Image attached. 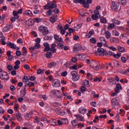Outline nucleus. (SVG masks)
<instances>
[{
  "label": "nucleus",
  "mask_w": 129,
  "mask_h": 129,
  "mask_svg": "<svg viewBox=\"0 0 129 129\" xmlns=\"http://www.w3.org/2000/svg\"><path fill=\"white\" fill-rule=\"evenodd\" d=\"M38 30L39 32H40V33L43 34V36H46L49 34V30H48V28L43 25H41L38 28Z\"/></svg>",
  "instance_id": "obj_1"
},
{
  "label": "nucleus",
  "mask_w": 129,
  "mask_h": 129,
  "mask_svg": "<svg viewBox=\"0 0 129 129\" xmlns=\"http://www.w3.org/2000/svg\"><path fill=\"white\" fill-rule=\"evenodd\" d=\"M71 74L72 76V79L73 81L76 82L78 80H79L80 78L78 76V72L74 71L71 72Z\"/></svg>",
  "instance_id": "obj_2"
},
{
  "label": "nucleus",
  "mask_w": 129,
  "mask_h": 129,
  "mask_svg": "<svg viewBox=\"0 0 129 129\" xmlns=\"http://www.w3.org/2000/svg\"><path fill=\"white\" fill-rule=\"evenodd\" d=\"M58 6L57 5L54 4L53 2H49L47 3L44 7V10H48V9H55L57 8Z\"/></svg>",
  "instance_id": "obj_3"
},
{
  "label": "nucleus",
  "mask_w": 129,
  "mask_h": 129,
  "mask_svg": "<svg viewBox=\"0 0 129 129\" xmlns=\"http://www.w3.org/2000/svg\"><path fill=\"white\" fill-rule=\"evenodd\" d=\"M94 14L92 15V19L93 21H96L100 18V14H99V11L97 10H95L94 11Z\"/></svg>",
  "instance_id": "obj_4"
},
{
  "label": "nucleus",
  "mask_w": 129,
  "mask_h": 129,
  "mask_svg": "<svg viewBox=\"0 0 129 129\" xmlns=\"http://www.w3.org/2000/svg\"><path fill=\"white\" fill-rule=\"evenodd\" d=\"M0 78L2 79V80H6L8 81V80L10 79V77L8 75V73L5 72L4 73H0Z\"/></svg>",
  "instance_id": "obj_5"
},
{
  "label": "nucleus",
  "mask_w": 129,
  "mask_h": 129,
  "mask_svg": "<svg viewBox=\"0 0 129 129\" xmlns=\"http://www.w3.org/2000/svg\"><path fill=\"white\" fill-rule=\"evenodd\" d=\"M118 8H119V6L117 3L114 1H112L111 4V10H113V11H114V12H116V11L118 10Z\"/></svg>",
  "instance_id": "obj_6"
},
{
  "label": "nucleus",
  "mask_w": 129,
  "mask_h": 129,
  "mask_svg": "<svg viewBox=\"0 0 129 129\" xmlns=\"http://www.w3.org/2000/svg\"><path fill=\"white\" fill-rule=\"evenodd\" d=\"M74 52H77L78 53L79 51H81V45L79 43H76L74 45L73 47Z\"/></svg>",
  "instance_id": "obj_7"
},
{
  "label": "nucleus",
  "mask_w": 129,
  "mask_h": 129,
  "mask_svg": "<svg viewBox=\"0 0 129 129\" xmlns=\"http://www.w3.org/2000/svg\"><path fill=\"white\" fill-rule=\"evenodd\" d=\"M60 81L58 79H55L52 82V86L53 87H60Z\"/></svg>",
  "instance_id": "obj_8"
},
{
  "label": "nucleus",
  "mask_w": 129,
  "mask_h": 129,
  "mask_svg": "<svg viewBox=\"0 0 129 129\" xmlns=\"http://www.w3.org/2000/svg\"><path fill=\"white\" fill-rule=\"evenodd\" d=\"M112 104L113 105H118V102H119V98L118 97H116V98H114L111 100Z\"/></svg>",
  "instance_id": "obj_9"
},
{
  "label": "nucleus",
  "mask_w": 129,
  "mask_h": 129,
  "mask_svg": "<svg viewBox=\"0 0 129 129\" xmlns=\"http://www.w3.org/2000/svg\"><path fill=\"white\" fill-rule=\"evenodd\" d=\"M7 45L8 47H10V48H11V49H13L14 50L17 49V45H16L15 43L11 42V41H8Z\"/></svg>",
  "instance_id": "obj_10"
},
{
  "label": "nucleus",
  "mask_w": 129,
  "mask_h": 129,
  "mask_svg": "<svg viewBox=\"0 0 129 129\" xmlns=\"http://www.w3.org/2000/svg\"><path fill=\"white\" fill-rule=\"evenodd\" d=\"M93 63H95L96 64V66H91V67L92 68H94V69H95L97 71H98L99 70V68H100V65L99 64V62L98 61H94Z\"/></svg>",
  "instance_id": "obj_11"
},
{
  "label": "nucleus",
  "mask_w": 129,
  "mask_h": 129,
  "mask_svg": "<svg viewBox=\"0 0 129 129\" xmlns=\"http://www.w3.org/2000/svg\"><path fill=\"white\" fill-rule=\"evenodd\" d=\"M43 46L45 47L44 49V52H48V51H50V44L48 42H45L43 43Z\"/></svg>",
  "instance_id": "obj_12"
},
{
  "label": "nucleus",
  "mask_w": 129,
  "mask_h": 129,
  "mask_svg": "<svg viewBox=\"0 0 129 129\" xmlns=\"http://www.w3.org/2000/svg\"><path fill=\"white\" fill-rule=\"evenodd\" d=\"M122 89V87H121V85H120V84L118 83L116 85V87L115 88V92H116L117 93H119L120 90H121Z\"/></svg>",
  "instance_id": "obj_13"
},
{
  "label": "nucleus",
  "mask_w": 129,
  "mask_h": 129,
  "mask_svg": "<svg viewBox=\"0 0 129 129\" xmlns=\"http://www.w3.org/2000/svg\"><path fill=\"white\" fill-rule=\"evenodd\" d=\"M79 112L80 113H81V114H85L86 112H87V109L86 108H85L84 107H81L79 109Z\"/></svg>",
  "instance_id": "obj_14"
},
{
  "label": "nucleus",
  "mask_w": 129,
  "mask_h": 129,
  "mask_svg": "<svg viewBox=\"0 0 129 129\" xmlns=\"http://www.w3.org/2000/svg\"><path fill=\"white\" fill-rule=\"evenodd\" d=\"M33 114V112H30L29 113L26 114L24 115V117H25V119H26L27 120H29V119H31V118H32Z\"/></svg>",
  "instance_id": "obj_15"
},
{
  "label": "nucleus",
  "mask_w": 129,
  "mask_h": 129,
  "mask_svg": "<svg viewBox=\"0 0 129 129\" xmlns=\"http://www.w3.org/2000/svg\"><path fill=\"white\" fill-rule=\"evenodd\" d=\"M11 24L6 25V26L3 28V32H4V33L9 32V31L11 30Z\"/></svg>",
  "instance_id": "obj_16"
},
{
  "label": "nucleus",
  "mask_w": 129,
  "mask_h": 129,
  "mask_svg": "<svg viewBox=\"0 0 129 129\" xmlns=\"http://www.w3.org/2000/svg\"><path fill=\"white\" fill-rule=\"evenodd\" d=\"M26 87H23L22 90L20 91L21 92V97H25V95H26V94H27V92H26Z\"/></svg>",
  "instance_id": "obj_17"
},
{
  "label": "nucleus",
  "mask_w": 129,
  "mask_h": 129,
  "mask_svg": "<svg viewBox=\"0 0 129 129\" xmlns=\"http://www.w3.org/2000/svg\"><path fill=\"white\" fill-rule=\"evenodd\" d=\"M94 35V31L93 30H90L88 33H87L86 35V38L88 39L91 38V36H93Z\"/></svg>",
  "instance_id": "obj_18"
},
{
  "label": "nucleus",
  "mask_w": 129,
  "mask_h": 129,
  "mask_svg": "<svg viewBox=\"0 0 129 129\" xmlns=\"http://www.w3.org/2000/svg\"><path fill=\"white\" fill-rule=\"evenodd\" d=\"M75 116L78 120H79V121H84V117H82V115L80 114H76L75 115Z\"/></svg>",
  "instance_id": "obj_19"
},
{
  "label": "nucleus",
  "mask_w": 129,
  "mask_h": 129,
  "mask_svg": "<svg viewBox=\"0 0 129 129\" xmlns=\"http://www.w3.org/2000/svg\"><path fill=\"white\" fill-rule=\"evenodd\" d=\"M24 15H26V16H29V17H32L33 12L30 10H25L23 12Z\"/></svg>",
  "instance_id": "obj_20"
},
{
  "label": "nucleus",
  "mask_w": 129,
  "mask_h": 129,
  "mask_svg": "<svg viewBox=\"0 0 129 129\" xmlns=\"http://www.w3.org/2000/svg\"><path fill=\"white\" fill-rule=\"evenodd\" d=\"M48 122L50 124H51V125L57 126V121L55 119H50L49 120Z\"/></svg>",
  "instance_id": "obj_21"
},
{
  "label": "nucleus",
  "mask_w": 129,
  "mask_h": 129,
  "mask_svg": "<svg viewBox=\"0 0 129 129\" xmlns=\"http://www.w3.org/2000/svg\"><path fill=\"white\" fill-rule=\"evenodd\" d=\"M83 85H85L86 87H90V85L89 84V81L87 80H85L83 82Z\"/></svg>",
  "instance_id": "obj_22"
},
{
  "label": "nucleus",
  "mask_w": 129,
  "mask_h": 129,
  "mask_svg": "<svg viewBox=\"0 0 129 129\" xmlns=\"http://www.w3.org/2000/svg\"><path fill=\"white\" fill-rule=\"evenodd\" d=\"M97 51L98 53H100V54H103L104 55L105 54V50H104V49L99 47L97 49Z\"/></svg>",
  "instance_id": "obj_23"
},
{
  "label": "nucleus",
  "mask_w": 129,
  "mask_h": 129,
  "mask_svg": "<svg viewBox=\"0 0 129 129\" xmlns=\"http://www.w3.org/2000/svg\"><path fill=\"white\" fill-rule=\"evenodd\" d=\"M34 85H35V84H34V83L32 82H29L28 83L25 84V86L23 87H25V88L26 89L28 86H29V87H32V86H34Z\"/></svg>",
  "instance_id": "obj_24"
},
{
  "label": "nucleus",
  "mask_w": 129,
  "mask_h": 129,
  "mask_svg": "<svg viewBox=\"0 0 129 129\" xmlns=\"http://www.w3.org/2000/svg\"><path fill=\"white\" fill-rule=\"evenodd\" d=\"M56 65H57V63L55 61H52L48 64V67L49 68H53V67H55Z\"/></svg>",
  "instance_id": "obj_25"
},
{
  "label": "nucleus",
  "mask_w": 129,
  "mask_h": 129,
  "mask_svg": "<svg viewBox=\"0 0 129 129\" xmlns=\"http://www.w3.org/2000/svg\"><path fill=\"white\" fill-rule=\"evenodd\" d=\"M25 24L27 26H31L33 24V20L32 19H30L25 21Z\"/></svg>",
  "instance_id": "obj_26"
},
{
  "label": "nucleus",
  "mask_w": 129,
  "mask_h": 129,
  "mask_svg": "<svg viewBox=\"0 0 129 129\" xmlns=\"http://www.w3.org/2000/svg\"><path fill=\"white\" fill-rule=\"evenodd\" d=\"M105 35H106V38L107 39H109L110 38V36H111V33L108 30L105 31Z\"/></svg>",
  "instance_id": "obj_27"
},
{
  "label": "nucleus",
  "mask_w": 129,
  "mask_h": 129,
  "mask_svg": "<svg viewBox=\"0 0 129 129\" xmlns=\"http://www.w3.org/2000/svg\"><path fill=\"white\" fill-rule=\"evenodd\" d=\"M74 3L75 4H80L82 5L85 3V0H74Z\"/></svg>",
  "instance_id": "obj_28"
},
{
  "label": "nucleus",
  "mask_w": 129,
  "mask_h": 129,
  "mask_svg": "<svg viewBox=\"0 0 129 129\" xmlns=\"http://www.w3.org/2000/svg\"><path fill=\"white\" fill-rule=\"evenodd\" d=\"M71 122L74 127H76V126H77V125L76 123H78V121H77V119H75V120L71 121Z\"/></svg>",
  "instance_id": "obj_29"
},
{
  "label": "nucleus",
  "mask_w": 129,
  "mask_h": 129,
  "mask_svg": "<svg viewBox=\"0 0 129 129\" xmlns=\"http://www.w3.org/2000/svg\"><path fill=\"white\" fill-rule=\"evenodd\" d=\"M112 23L114 24L115 25H120V23H121L120 21L115 20V19H112L111 20Z\"/></svg>",
  "instance_id": "obj_30"
},
{
  "label": "nucleus",
  "mask_w": 129,
  "mask_h": 129,
  "mask_svg": "<svg viewBox=\"0 0 129 129\" xmlns=\"http://www.w3.org/2000/svg\"><path fill=\"white\" fill-rule=\"evenodd\" d=\"M53 39V36H45L44 38L43 39L45 40V41H51Z\"/></svg>",
  "instance_id": "obj_31"
},
{
  "label": "nucleus",
  "mask_w": 129,
  "mask_h": 129,
  "mask_svg": "<svg viewBox=\"0 0 129 129\" xmlns=\"http://www.w3.org/2000/svg\"><path fill=\"white\" fill-rule=\"evenodd\" d=\"M30 81V79H29V77L28 76H24L23 79V82L24 83H27V82H29Z\"/></svg>",
  "instance_id": "obj_32"
},
{
  "label": "nucleus",
  "mask_w": 129,
  "mask_h": 129,
  "mask_svg": "<svg viewBox=\"0 0 129 129\" xmlns=\"http://www.w3.org/2000/svg\"><path fill=\"white\" fill-rule=\"evenodd\" d=\"M16 116L17 118V119L19 121H21L22 118V116L21 115V113H16Z\"/></svg>",
  "instance_id": "obj_33"
},
{
  "label": "nucleus",
  "mask_w": 129,
  "mask_h": 129,
  "mask_svg": "<svg viewBox=\"0 0 129 129\" xmlns=\"http://www.w3.org/2000/svg\"><path fill=\"white\" fill-rule=\"evenodd\" d=\"M110 41L111 43H118V40L115 38H111Z\"/></svg>",
  "instance_id": "obj_34"
},
{
  "label": "nucleus",
  "mask_w": 129,
  "mask_h": 129,
  "mask_svg": "<svg viewBox=\"0 0 129 129\" xmlns=\"http://www.w3.org/2000/svg\"><path fill=\"white\" fill-rule=\"evenodd\" d=\"M34 23H41L42 22V19L39 18H35L34 19Z\"/></svg>",
  "instance_id": "obj_35"
},
{
  "label": "nucleus",
  "mask_w": 129,
  "mask_h": 129,
  "mask_svg": "<svg viewBox=\"0 0 129 129\" xmlns=\"http://www.w3.org/2000/svg\"><path fill=\"white\" fill-rule=\"evenodd\" d=\"M100 22L102 24H106L107 21L104 17H101L100 19Z\"/></svg>",
  "instance_id": "obj_36"
},
{
  "label": "nucleus",
  "mask_w": 129,
  "mask_h": 129,
  "mask_svg": "<svg viewBox=\"0 0 129 129\" xmlns=\"http://www.w3.org/2000/svg\"><path fill=\"white\" fill-rule=\"evenodd\" d=\"M118 51H119V52H124V51H125V49H124V47H123L119 46H118Z\"/></svg>",
  "instance_id": "obj_37"
},
{
  "label": "nucleus",
  "mask_w": 129,
  "mask_h": 129,
  "mask_svg": "<svg viewBox=\"0 0 129 129\" xmlns=\"http://www.w3.org/2000/svg\"><path fill=\"white\" fill-rule=\"evenodd\" d=\"M18 12L16 11H14L13 12V15L14 16V17H15V18H16V19H19V16L18 15Z\"/></svg>",
  "instance_id": "obj_38"
},
{
  "label": "nucleus",
  "mask_w": 129,
  "mask_h": 129,
  "mask_svg": "<svg viewBox=\"0 0 129 129\" xmlns=\"http://www.w3.org/2000/svg\"><path fill=\"white\" fill-rule=\"evenodd\" d=\"M62 121V124H68V120L66 118H63L61 119Z\"/></svg>",
  "instance_id": "obj_39"
},
{
  "label": "nucleus",
  "mask_w": 129,
  "mask_h": 129,
  "mask_svg": "<svg viewBox=\"0 0 129 129\" xmlns=\"http://www.w3.org/2000/svg\"><path fill=\"white\" fill-rule=\"evenodd\" d=\"M90 42L92 44H96V39L94 37H92L90 39Z\"/></svg>",
  "instance_id": "obj_40"
},
{
  "label": "nucleus",
  "mask_w": 129,
  "mask_h": 129,
  "mask_svg": "<svg viewBox=\"0 0 129 129\" xmlns=\"http://www.w3.org/2000/svg\"><path fill=\"white\" fill-rule=\"evenodd\" d=\"M104 55H107V56H112V51H106V50H105Z\"/></svg>",
  "instance_id": "obj_41"
},
{
  "label": "nucleus",
  "mask_w": 129,
  "mask_h": 129,
  "mask_svg": "<svg viewBox=\"0 0 129 129\" xmlns=\"http://www.w3.org/2000/svg\"><path fill=\"white\" fill-rule=\"evenodd\" d=\"M35 49H40L41 48V44L40 43H35L34 45Z\"/></svg>",
  "instance_id": "obj_42"
},
{
  "label": "nucleus",
  "mask_w": 129,
  "mask_h": 129,
  "mask_svg": "<svg viewBox=\"0 0 129 129\" xmlns=\"http://www.w3.org/2000/svg\"><path fill=\"white\" fill-rule=\"evenodd\" d=\"M82 5H84V8H85V9H88L89 8V4L86 3V0H85L84 3H83Z\"/></svg>",
  "instance_id": "obj_43"
},
{
  "label": "nucleus",
  "mask_w": 129,
  "mask_h": 129,
  "mask_svg": "<svg viewBox=\"0 0 129 129\" xmlns=\"http://www.w3.org/2000/svg\"><path fill=\"white\" fill-rule=\"evenodd\" d=\"M115 25L114 23H111L109 26H108V30H110V29H113L114 28Z\"/></svg>",
  "instance_id": "obj_44"
},
{
  "label": "nucleus",
  "mask_w": 129,
  "mask_h": 129,
  "mask_svg": "<svg viewBox=\"0 0 129 129\" xmlns=\"http://www.w3.org/2000/svg\"><path fill=\"white\" fill-rule=\"evenodd\" d=\"M121 53H117L116 54H113L114 58H117V59H119L120 58V56Z\"/></svg>",
  "instance_id": "obj_45"
},
{
  "label": "nucleus",
  "mask_w": 129,
  "mask_h": 129,
  "mask_svg": "<svg viewBox=\"0 0 129 129\" xmlns=\"http://www.w3.org/2000/svg\"><path fill=\"white\" fill-rule=\"evenodd\" d=\"M69 32L70 33L69 36L71 37V36H72V33H73V32H74V29H73L71 28H69Z\"/></svg>",
  "instance_id": "obj_46"
},
{
  "label": "nucleus",
  "mask_w": 129,
  "mask_h": 129,
  "mask_svg": "<svg viewBox=\"0 0 129 129\" xmlns=\"http://www.w3.org/2000/svg\"><path fill=\"white\" fill-rule=\"evenodd\" d=\"M64 45H63V43H58L57 45V47L60 49H62Z\"/></svg>",
  "instance_id": "obj_47"
},
{
  "label": "nucleus",
  "mask_w": 129,
  "mask_h": 129,
  "mask_svg": "<svg viewBox=\"0 0 129 129\" xmlns=\"http://www.w3.org/2000/svg\"><path fill=\"white\" fill-rule=\"evenodd\" d=\"M81 27H82V24H80L77 25L75 27V30H76V31H78V30H79V29H80V28H81Z\"/></svg>",
  "instance_id": "obj_48"
},
{
  "label": "nucleus",
  "mask_w": 129,
  "mask_h": 129,
  "mask_svg": "<svg viewBox=\"0 0 129 129\" xmlns=\"http://www.w3.org/2000/svg\"><path fill=\"white\" fill-rule=\"evenodd\" d=\"M57 93L56 94V97L58 98H61L62 97V94H61V92H59V91L57 90Z\"/></svg>",
  "instance_id": "obj_49"
},
{
  "label": "nucleus",
  "mask_w": 129,
  "mask_h": 129,
  "mask_svg": "<svg viewBox=\"0 0 129 129\" xmlns=\"http://www.w3.org/2000/svg\"><path fill=\"white\" fill-rule=\"evenodd\" d=\"M45 72V70H42V69H38L37 71V74H42Z\"/></svg>",
  "instance_id": "obj_50"
},
{
  "label": "nucleus",
  "mask_w": 129,
  "mask_h": 129,
  "mask_svg": "<svg viewBox=\"0 0 129 129\" xmlns=\"http://www.w3.org/2000/svg\"><path fill=\"white\" fill-rule=\"evenodd\" d=\"M7 67V69H8L9 71H12V70L14 69V67H13V66L11 64H8Z\"/></svg>",
  "instance_id": "obj_51"
},
{
  "label": "nucleus",
  "mask_w": 129,
  "mask_h": 129,
  "mask_svg": "<svg viewBox=\"0 0 129 129\" xmlns=\"http://www.w3.org/2000/svg\"><path fill=\"white\" fill-rule=\"evenodd\" d=\"M99 40L101 42V43H102L103 44V43H105V38L103 37H100L99 38Z\"/></svg>",
  "instance_id": "obj_52"
},
{
  "label": "nucleus",
  "mask_w": 129,
  "mask_h": 129,
  "mask_svg": "<svg viewBox=\"0 0 129 129\" xmlns=\"http://www.w3.org/2000/svg\"><path fill=\"white\" fill-rule=\"evenodd\" d=\"M51 56H52V53L48 51L46 54V58H51Z\"/></svg>",
  "instance_id": "obj_53"
},
{
  "label": "nucleus",
  "mask_w": 129,
  "mask_h": 129,
  "mask_svg": "<svg viewBox=\"0 0 129 129\" xmlns=\"http://www.w3.org/2000/svg\"><path fill=\"white\" fill-rule=\"evenodd\" d=\"M16 56H18V57H20V56L22 55V51L20 50H17L16 52Z\"/></svg>",
  "instance_id": "obj_54"
},
{
  "label": "nucleus",
  "mask_w": 129,
  "mask_h": 129,
  "mask_svg": "<svg viewBox=\"0 0 129 129\" xmlns=\"http://www.w3.org/2000/svg\"><path fill=\"white\" fill-rule=\"evenodd\" d=\"M6 39V38L4 37L3 39H2L0 40V42L2 43V45H6L7 44V42L5 41V40Z\"/></svg>",
  "instance_id": "obj_55"
},
{
  "label": "nucleus",
  "mask_w": 129,
  "mask_h": 129,
  "mask_svg": "<svg viewBox=\"0 0 129 129\" xmlns=\"http://www.w3.org/2000/svg\"><path fill=\"white\" fill-rule=\"evenodd\" d=\"M48 11H47V16H52V13H53V11H52V9H48Z\"/></svg>",
  "instance_id": "obj_56"
},
{
  "label": "nucleus",
  "mask_w": 129,
  "mask_h": 129,
  "mask_svg": "<svg viewBox=\"0 0 129 129\" xmlns=\"http://www.w3.org/2000/svg\"><path fill=\"white\" fill-rule=\"evenodd\" d=\"M52 13H54V14H59V13H60V10L59 9L55 8L54 11H52Z\"/></svg>",
  "instance_id": "obj_57"
},
{
  "label": "nucleus",
  "mask_w": 129,
  "mask_h": 129,
  "mask_svg": "<svg viewBox=\"0 0 129 129\" xmlns=\"http://www.w3.org/2000/svg\"><path fill=\"white\" fill-rule=\"evenodd\" d=\"M113 35L115 36V37H118L119 36V33L116 31H114L113 32Z\"/></svg>",
  "instance_id": "obj_58"
},
{
  "label": "nucleus",
  "mask_w": 129,
  "mask_h": 129,
  "mask_svg": "<svg viewBox=\"0 0 129 129\" xmlns=\"http://www.w3.org/2000/svg\"><path fill=\"white\" fill-rule=\"evenodd\" d=\"M29 80L30 81H35L36 80V77L31 76L29 77Z\"/></svg>",
  "instance_id": "obj_59"
},
{
  "label": "nucleus",
  "mask_w": 129,
  "mask_h": 129,
  "mask_svg": "<svg viewBox=\"0 0 129 129\" xmlns=\"http://www.w3.org/2000/svg\"><path fill=\"white\" fill-rule=\"evenodd\" d=\"M71 70H77V66L74 65L70 68Z\"/></svg>",
  "instance_id": "obj_60"
},
{
  "label": "nucleus",
  "mask_w": 129,
  "mask_h": 129,
  "mask_svg": "<svg viewBox=\"0 0 129 129\" xmlns=\"http://www.w3.org/2000/svg\"><path fill=\"white\" fill-rule=\"evenodd\" d=\"M122 6L126 5V0H120Z\"/></svg>",
  "instance_id": "obj_61"
},
{
  "label": "nucleus",
  "mask_w": 129,
  "mask_h": 129,
  "mask_svg": "<svg viewBox=\"0 0 129 129\" xmlns=\"http://www.w3.org/2000/svg\"><path fill=\"white\" fill-rule=\"evenodd\" d=\"M10 90L11 91H15L16 90V87L13 85L10 86Z\"/></svg>",
  "instance_id": "obj_62"
},
{
  "label": "nucleus",
  "mask_w": 129,
  "mask_h": 129,
  "mask_svg": "<svg viewBox=\"0 0 129 129\" xmlns=\"http://www.w3.org/2000/svg\"><path fill=\"white\" fill-rule=\"evenodd\" d=\"M56 122L57 123V124H58V125H63V123L62 120H58Z\"/></svg>",
  "instance_id": "obj_63"
},
{
  "label": "nucleus",
  "mask_w": 129,
  "mask_h": 129,
  "mask_svg": "<svg viewBox=\"0 0 129 129\" xmlns=\"http://www.w3.org/2000/svg\"><path fill=\"white\" fill-rule=\"evenodd\" d=\"M115 119L116 121H119V114H116L115 116Z\"/></svg>",
  "instance_id": "obj_64"
}]
</instances>
